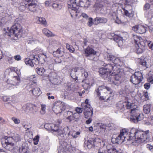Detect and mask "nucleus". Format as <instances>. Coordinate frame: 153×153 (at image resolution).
<instances>
[{
	"mask_svg": "<svg viewBox=\"0 0 153 153\" xmlns=\"http://www.w3.org/2000/svg\"><path fill=\"white\" fill-rule=\"evenodd\" d=\"M99 72L105 79L111 82V84L118 85V83L115 81H119L121 77L119 74L120 72V68L116 66H113L111 64H108L104 67L99 68Z\"/></svg>",
	"mask_w": 153,
	"mask_h": 153,
	"instance_id": "1",
	"label": "nucleus"
},
{
	"mask_svg": "<svg viewBox=\"0 0 153 153\" xmlns=\"http://www.w3.org/2000/svg\"><path fill=\"white\" fill-rule=\"evenodd\" d=\"M126 132L123 133V137H124L123 139L125 138L123 142L127 140L130 141L131 143H136L138 144L141 143V141H144L145 139L143 138V137L146 138V134L143 135V133L139 130H137L135 128H132L130 131L129 136L128 135V132L127 129H126Z\"/></svg>",
	"mask_w": 153,
	"mask_h": 153,
	"instance_id": "2",
	"label": "nucleus"
},
{
	"mask_svg": "<svg viewBox=\"0 0 153 153\" xmlns=\"http://www.w3.org/2000/svg\"><path fill=\"white\" fill-rule=\"evenodd\" d=\"M22 17L21 16L16 18L14 22V25L10 29L8 28L7 29H3L4 31V35L5 36L13 37L14 36L17 38L20 37L22 33V27L20 25L22 20Z\"/></svg>",
	"mask_w": 153,
	"mask_h": 153,
	"instance_id": "3",
	"label": "nucleus"
},
{
	"mask_svg": "<svg viewBox=\"0 0 153 153\" xmlns=\"http://www.w3.org/2000/svg\"><path fill=\"white\" fill-rule=\"evenodd\" d=\"M90 4V1L88 0H70L68 2V8L75 12L76 16H77L76 13L79 12V7H88Z\"/></svg>",
	"mask_w": 153,
	"mask_h": 153,
	"instance_id": "4",
	"label": "nucleus"
},
{
	"mask_svg": "<svg viewBox=\"0 0 153 153\" xmlns=\"http://www.w3.org/2000/svg\"><path fill=\"white\" fill-rule=\"evenodd\" d=\"M70 75L71 78L76 82H80L79 80H83L88 76V73L85 71L82 67H77L72 68L70 71Z\"/></svg>",
	"mask_w": 153,
	"mask_h": 153,
	"instance_id": "5",
	"label": "nucleus"
},
{
	"mask_svg": "<svg viewBox=\"0 0 153 153\" xmlns=\"http://www.w3.org/2000/svg\"><path fill=\"white\" fill-rule=\"evenodd\" d=\"M98 96L100 97V99L101 100H104L106 98V94L108 93L111 94L112 92V90L109 87L104 85L100 86L95 90Z\"/></svg>",
	"mask_w": 153,
	"mask_h": 153,
	"instance_id": "6",
	"label": "nucleus"
},
{
	"mask_svg": "<svg viewBox=\"0 0 153 153\" xmlns=\"http://www.w3.org/2000/svg\"><path fill=\"white\" fill-rule=\"evenodd\" d=\"M131 115L130 117V120L134 123H137L138 121L142 120L143 116L140 113L138 108H134L131 110Z\"/></svg>",
	"mask_w": 153,
	"mask_h": 153,
	"instance_id": "7",
	"label": "nucleus"
},
{
	"mask_svg": "<svg viewBox=\"0 0 153 153\" xmlns=\"http://www.w3.org/2000/svg\"><path fill=\"white\" fill-rule=\"evenodd\" d=\"M51 130L53 132H57V136L59 140H62L64 139L65 136L66 134L64 133L62 130L59 128L58 126L56 124H52Z\"/></svg>",
	"mask_w": 153,
	"mask_h": 153,
	"instance_id": "8",
	"label": "nucleus"
},
{
	"mask_svg": "<svg viewBox=\"0 0 153 153\" xmlns=\"http://www.w3.org/2000/svg\"><path fill=\"white\" fill-rule=\"evenodd\" d=\"M97 52L92 48L88 46L84 50V53L85 56L88 57L89 59L93 60L94 58V56Z\"/></svg>",
	"mask_w": 153,
	"mask_h": 153,
	"instance_id": "9",
	"label": "nucleus"
},
{
	"mask_svg": "<svg viewBox=\"0 0 153 153\" xmlns=\"http://www.w3.org/2000/svg\"><path fill=\"white\" fill-rule=\"evenodd\" d=\"M27 2L26 4V8L31 12H35L37 8V4L35 0H25Z\"/></svg>",
	"mask_w": 153,
	"mask_h": 153,
	"instance_id": "10",
	"label": "nucleus"
},
{
	"mask_svg": "<svg viewBox=\"0 0 153 153\" xmlns=\"http://www.w3.org/2000/svg\"><path fill=\"white\" fill-rule=\"evenodd\" d=\"M85 104H83V109L84 110V114L85 118H88L91 117L93 114V109L92 107L87 108L85 106Z\"/></svg>",
	"mask_w": 153,
	"mask_h": 153,
	"instance_id": "11",
	"label": "nucleus"
},
{
	"mask_svg": "<svg viewBox=\"0 0 153 153\" xmlns=\"http://www.w3.org/2000/svg\"><path fill=\"white\" fill-rule=\"evenodd\" d=\"M139 63L143 66L148 68L151 65V60L149 57L146 56L144 58H141Z\"/></svg>",
	"mask_w": 153,
	"mask_h": 153,
	"instance_id": "12",
	"label": "nucleus"
},
{
	"mask_svg": "<svg viewBox=\"0 0 153 153\" xmlns=\"http://www.w3.org/2000/svg\"><path fill=\"white\" fill-rule=\"evenodd\" d=\"M132 30L137 33L142 34L146 31V28L142 26L135 25L132 27Z\"/></svg>",
	"mask_w": 153,
	"mask_h": 153,
	"instance_id": "13",
	"label": "nucleus"
},
{
	"mask_svg": "<svg viewBox=\"0 0 153 153\" xmlns=\"http://www.w3.org/2000/svg\"><path fill=\"white\" fill-rule=\"evenodd\" d=\"M144 45V43L143 42L136 45L135 47L136 53H141L144 51L145 50V47Z\"/></svg>",
	"mask_w": 153,
	"mask_h": 153,
	"instance_id": "14",
	"label": "nucleus"
},
{
	"mask_svg": "<svg viewBox=\"0 0 153 153\" xmlns=\"http://www.w3.org/2000/svg\"><path fill=\"white\" fill-rule=\"evenodd\" d=\"M94 24L97 25L99 23L105 24L108 21V19L104 17H97L94 19Z\"/></svg>",
	"mask_w": 153,
	"mask_h": 153,
	"instance_id": "15",
	"label": "nucleus"
},
{
	"mask_svg": "<svg viewBox=\"0 0 153 153\" xmlns=\"http://www.w3.org/2000/svg\"><path fill=\"white\" fill-rule=\"evenodd\" d=\"M111 36L113 37V39L118 43L119 46H121L123 44V39L122 37L115 35L114 33H112Z\"/></svg>",
	"mask_w": 153,
	"mask_h": 153,
	"instance_id": "16",
	"label": "nucleus"
},
{
	"mask_svg": "<svg viewBox=\"0 0 153 153\" xmlns=\"http://www.w3.org/2000/svg\"><path fill=\"white\" fill-rule=\"evenodd\" d=\"M126 131V129H124L120 131V134L115 138V143H122L123 142L125 138L123 139L124 137H123L122 135H123V133Z\"/></svg>",
	"mask_w": 153,
	"mask_h": 153,
	"instance_id": "17",
	"label": "nucleus"
},
{
	"mask_svg": "<svg viewBox=\"0 0 153 153\" xmlns=\"http://www.w3.org/2000/svg\"><path fill=\"white\" fill-rule=\"evenodd\" d=\"M62 105L61 103H56L54 104L53 106L52 109L53 111L55 113H60L62 112V110L61 108V106Z\"/></svg>",
	"mask_w": 153,
	"mask_h": 153,
	"instance_id": "18",
	"label": "nucleus"
},
{
	"mask_svg": "<svg viewBox=\"0 0 153 153\" xmlns=\"http://www.w3.org/2000/svg\"><path fill=\"white\" fill-rule=\"evenodd\" d=\"M2 146L7 150L12 152L15 148L14 143L5 144L2 142Z\"/></svg>",
	"mask_w": 153,
	"mask_h": 153,
	"instance_id": "19",
	"label": "nucleus"
},
{
	"mask_svg": "<svg viewBox=\"0 0 153 153\" xmlns=\"http://www.w3.org/2000/svg\"><path fill=\"white\" fill-rule=\"evenodd\" d=\"M100 140V139L99 138L91 139L88 140L87 142V146L88 148H91L92 146H94V143L96 142V141Z\"/></svg>",
	"mask_w": 153,
	"mask_h": 153,
	"instance_id": "20",
	"label": "nucleus"
},
{
	"mask_svg": "<svg viewBox=\"0 0 153 153\" xmlns=\"http://www.w3.org/2000/svg\"><path fill=\"white\" fill-rule=\"evenodd\" d=\"M139 78L133 74L131 76V82L134 84L137 85L139 84L141 81Z\"/></svg>",
	"mask_w": 153,
	"mask_h": 153,
	"instance_id": "21",
	"label": "nucleus"
},
{
	"mask_svg": "<svg viewBox=\"0 0 153 153\" xmlns=\"http://www.w3.org/2000/svg\"><path fill=\"white\" fill-rule=\"evenodd\" d=\"M25 64L29 65L32 67L34 66V64L37 65L38 64V61L35 62L33 61H32V59H30L29 58H26L25 59Z\"/></svg>",
	"mask_w": 153,
	"mask_h": 153,
	"instance_id": "22",
	"label": "nucleus"
},
{
	"mask_svg": "<svg viewBox=\"0 0 153 153\" xmlns=\"http://www.w3.org/2000/svg\"><path fill=\"white\" fill-rule=\"evenodd\" d=\"M12 3L15 7H18L19 10L21 11H24L26 8V4H25V6L24 5H20V4L18 2H16L14 3L13 1L12 2Z\"/></svg>",
	"mask_w": 153,
	"mask_h": 153,
	"instance_id": "23",
	"label": "nucleus"
},
{
	"mask_svg": "<svg viewBox=\"0 0 153 153\" xmlns=\"http://www.w3.org/2000/svg\"><path fill=\"white\" fill-rule=\"evenodd\" d=\"M20 80V78L19 76H14L13 78L11 80L13 82L12 83H10V84L13 85H17L19 83Z\"/></svg>",
	"mask_w": 153,
	"mask_h": 153,
	"instance_id": "24",
	"label": "nucleus"
},
{
	"mask_svg": "<svg viewBox=\"0 0 153 153\" xmlns=\"http://www.w3.org/2000/svg\"><path fill=\"white\" fill-rule=\"evenodd\" d=\"M19 150L20 153H29V147L27 146H22V148H20Z\"/></svg>",
	"mask_w": 153,
	"mask_h": 153,
	"instance_id": "25",
	"label": "nucleus"
},
{
	"mask_svg": "<svg viewBox=\"0 0 153 153\" xmlns=\"http://www.w3.org/2000/svg\"><path fill=\"white\" fill-rule=\"evenodd\" d=\"M35 96H39L42 93L40 88L38 87H35L33 90L31 91Z\"/></svg>",
	"mask_w": 153,
	"mask_h": 153,
	"instance_id": "26",
	"label": "nucleus"
},
{
	"mask_svg": "<svg viewBox=\"0 0 153 153\" xmlns=\"http://www.w3.org/2000/svg\"><path fill=\"white\" fill-rule=\"evenodd\" d=\"M67 114L70 115L69 116H68L66 118L67 120H69V122L71 123L75 122L74 120L73 113L71 111H68Z\"/></svg>",
	"mask_w": 153,
	"mask_h": 153,
	"instance_id": "27",
	"label": "nucleus"
},
{
	"mask_svg": "<svg viewBox=\"0 0 153 153\" xmlns=\"http://www.w3.org/2000/svg\"><path fill=\"white\" fill-rule=\"evenodd\" d=\"M113 63L115 65L113 66H113H116L118 67V66H120L122 65V62L120 59L116 57L115 58V59H114V60L113 62Z\"/></svg>",
	"mask_w": 153,
	"mask_h": 153,
	"instance_id": "28",
	"label": "nucleus"
},
{
	"mask_svg": "<svg viewBox=\"0 0 153 153\" xmlns=\"http://www.w3.org/2000/svg\"><path fill=\"white\" fill-rule=\"evenodd\" d=\"M37 19H38L39 22L38 23L40 24L43 25L44 26H46L47 25V22L45 19L43 17H39L36 18Z\"/></svg>",
	"mask_w": 153,
	"mask_h": 153,
	"instance_id": "29",
	"label": "nucleus"
},
{
	"mask_svg": "<svg viewBox=\"0 0 153 153\" xmlns=\"http://www.w3.org/2000/svg\"><path fill=\"white\" fill-rule=\"evenodd\" d=\"M150 106L149 105H146L143 106V110L144 112L146 114H148L150 112Z\"/></svg>",
	"mask_w": 153,
	"mask_h": 153,
	"instance_id": "30",
	"label": "nucleus"
},
{
	"mask_svg": "<svg viewBox=\"0 0 153 153\" xmlns=\"http://www.w3.org/2000/svg\"><path fill=\"white\" fill-rule=\"evenodd\" d=\"M12 138L15 142L20 141L21 140V137L20 135L16 133L12 136Z\"/></svg>",
	"mask_w": 153,
	"mask_h": 153,
	"instance_id": "31",
	"label": "nucleus"
},
{
	"mask_svg": "<svg viewBox=\"0 0 153 153\" xmlns=\"http://www.w3.org/2000/svg\"><path fill=\"white\" fill-rule=\"evenodd\" d=\"M13 140H13L12 136L11 137H7L6 139L4 140V141H2V142L5 144L14 143H13Z\"/></svg>",
	"mask_w": 153,
	"mask_h": 153,
	"instance_id": "32",
	"label": "nucleus"
},
{
	"mask_svg": "<svg viewBox=\"0 0 153 153\" xmlns=\"http://www.w3.org/2000/svg\"><path fill=\"white\" fill-rule=\"evenodd\" d=\"M36 71L37 73L39 75H42L45 71V69L43 68H37L36 69Z\"/></svg>",
	"mask_w": 153,
	"mask_h": 153,
	"instance_id": "33",
	"label": "nucleus"
},
{
	"mask_svg": "<svg viewBox=\"0 0 153 153\" xmlns=\"http://www.w3.org/2000/svg\"><path fill=\"white\" fill-rule=\"evenodd\" d=\"M124 103L128 109L133 108V106L135 105L134 103H131L128 101L127 102H124Z\"/></svg>",
	"mask_w": 153,
	"mask_h": 153,
	"instance_id": "34",
	"label": "nucleus"
},
{
	"mask_svg": "<svg viewBox=\"0 0 153 153\" xmlns=\"http://www.w3.org/2000/svg\"><path fill=\"white\" fill-rule=\"evenodd\" d=\"M116 57L111 53H108L107 55V60L111 61L112 62Z\"/></svg>",
	"mask_w": 153,
	"mask_h": 153,
	"instance_id": "35",
	"label": "nucleus"
},
{
	"mask_svg": "<svg viewBox=\"0 0 153 153\" xmlns=\"http://www.w3.org/2000/svg\"><path fill=\"white\" fill-rule=\"evenodd\" d=\"M147 17L149 19L151 20L153 22V11L150 10L149 11L148 13Z\"/></svg>",
	"mask_w": 153,
	"mask_h": 153,
	"instance_id": "36",
	"label": "nucleus"
},
{
	"mask_svg": "<svg viewBox=\"0 0 153 153\" xmlns=\"http://www.w3.org/2000/svg\"><path fill=\"white\" fill-rule=\"evenodd\" d=\"M52 7L57 10H60L62 6L60 4H59L57 3H54L52 4Z\"/></svg>",
	"mask_w": 153,
	"mask_h": 153,
	"instance_id": "37",
	"label": "nucleus"
},
{
	"mask_svg": "<svg viewBox=\"0 0 153 153\" xmlns=\"http://www.w3.org/2000/svg\"><path fill=\"white\" fill-rule=\"evenodd\" d=\"M73 117L74 120L75 122H78L80 119V116L79 114L77 113H75L74 114H73Z\"/></svg>",
	"mask_w": 153,
	"mask_h": 153,
	"instance_id": "38",
	"label": "nucleus"
},
{
	"mask_svg": "<svg viewBox=\"0 0 153 153\" xmlns=\"http://www.w3.org/2000/svg\"><path fill=\"white\" fill-rule=\"evenodd\" d=\"M134 74L138 78H139V79L141 81L143 79V75L140 72L138 71L135 72Z\"/></svg>",
	"mask_w": 153,
	"mask_h": 153,
	"instance_id": "39",
	"label": "nucleus"
},
{
	"mask_svg": "<svg viewBox=\"0 0 153 153\" xmlns=\"http://www.w3.org/2000/svg\"><path fill=\"white\" fill-rule=\"evenodd\" d=\"M141 38V37H139L136 35H134L133 36V39L134 40L135 43L136 44H139L140 43H141L140 42V39Z\"/></svg>",
	"mask_w": 153,
	"mask_h": 153,
	"instance_id": "40",
	"label": "nucleus"
},
{
	"mask_svg": "<svg viewBox=\"0 0 153 153\" xmlns=\"http://www.w3.org/2000/svg\"><path fill=\"white\" fill-rule=\"evenodd\" d=\"M31 113H34L38 111V108L36 106L31 104Z\"/></svg>",
	"mask_w": 153,
	"mask_h": 153,
	"instance_id": "41",
	"label": "nucleus"
},
{
	"mask_svg": "<svg viewBox=\"0 0 153 153\" xmlns=\"http://www.w3.org/2000/svg\"><path fill=\"white\" fill-rule=\"evenodd\" d=\"M31 104H27L26 105V107L25 109V111L26 112H31Z\"/></svg>",
	"mask_w": 153,
	"mask_h": 153,
	"instance_id": "42",
	"label": "nucleus"
},
{
	"mask_svg": "<svg viewBox=\"0 0 153 153\" xmlns=\"http://www.w3.org/2000/svg\"><path fill=\"white\" fill-rule=\"evenodd\" d=\"M125 105L124 102L122 104H120L118 106V109L121 112H122L125 110Z\"/></svg>",
	"mask_w": 153,
	"mask_h": 153,
	"instance_id": "43",
	"label": "nucleus"
},
{
	"mask_svg": "<svg viewBox=\"0 0 153 153\" xmlns=\"http://www.w3.org/2000/svg\"><path fill=\"white\" fill-rule=\"evenodd\" d=\"M142 132V131H141ZM142 132L143 133V134H146V138H144V137H143V138H144L145 139L144 140H145L144 141H141V143H143V142H146L148 141L149 140H148V137H147V134H148L149 132V130H147L146 131V133H145L144 132L142 131ZM142 136H144V135H142Z\"/></svg>",
	"mask_w": 153,
	"mask_h": 153,
	"instance_id": "44",
	"label": "nucleus"
},
{
	"mask_svg": "<svg viewBox=\"0 0 153 153\" xmlns=\"http://www.w3.org/2000/svg\"><path fill=\"white\" fill-rule=\"evenodd\" d=\"M88 99H87L85 100V102L82 103L81 104V106L83 108V106H82V105L83 104H85V105L86 106V108H88L91 107V105L88 103Z\"/></svg>",
	"mask_w": 153,
	"mask_h": 153,
	"instance_id": "45",
	"label": "nucleus"
},
{
	"mask_svg": "<svg viewBox=\"0 0 153 153\" xmlns=\"http://www.w3.org/2000/svg\"><path fill=\"white\" fill-rule=\"evenodd\" d=\"M39 135H37L33 139V143L35 145H37L38 144L39 141Z\"/></svg>",
	"mask_w": 153,
	"mask_h": 153,
	"instance_id": "46",
	"label": "nucleus"
},
{
	"mask_svg": "<svg viewBox=\"0 0 153 153\" xmlns=\"http://www.w3.org/2000/svg\"><path fill=\"white\" fill-rule=\"evenodd\" d=\"M7 20L3 18L0 20V26H2L4 25L7 22Z\"/></svg>",
	"mask_w": 153,
	"mask_h": 153,
	"instance_id": "47",
	"label": "nucleus"
},
{
	"mask_svg": "<svg viewBox=\"0 0 153 153\" xmlns=\"http://www.w3.org/2000/svg\"><path fill=\"white\" fill-rule=\"evenodd\" d=\"M11 119L16 124H19L20 122V120L16 117H13Z\"/></svg>",
	"mask_w": 153,
	"mask_h": 153,
	"instance_id": "48",
	"label": "nucleus"
},
{
	"mask_svg": "<svg viewBox=\"0 0 153 153\" xmlns=\"http://www.w3.org/2000/svg\"><path fill=\"white\" fill-rule=\"evenodd\" d=\"M83 108L82 107V108H79V107H77L76 108H75V111L76 112V113L79 114L81 113L83 111Z\"/></svg>",
	"mask_w": 153,
	"mask_h": 153,
	"instance_id": "49",
	"label": "nucleus"
},
{
	"mask_svg": "<svg viewBox=\"0 0 153 153\" xmlns=\"http://www.w3.org/2000/svg\"><path fill=\"white\" fill-rule=\"evenodd\" d=\"M45 105H41V111L40 112L42 114H44L45 113Z\"/></svg>",
	"mask_w": 153,
	"mask_h": 153,
	"instance_id": "50",
	"label": "nucleus"
},
{
	"mask_svg": "<svg viewBox=\"0 0 153 153\" xmlns=\"http://www.w3.org/2000/svg\"><path fill=\"white\" fill-rule=\"evenodd\" d=\"M82 86L84 87L85 90H87L90 88V85L88 83H85L82 85Z\"/></svg>",
	"mask_w": 153,
	"mask_h": 153,
	"instance_id": "51",
	"label": "nucleus"
},
{
	"mask_svg": "<svg viewBox=\"0 0 153 153\" xmlns=\"http://www.w3.org/2000/svg\"><path fill=\"white\" fill-rule=\"evenodd\" d=\"M52 124L46 123L44 125L45 128L48 130H51Z\"/></svg>",
	"mask_w": 153,
	"mask_h": 153,
	"instance_id": "52",
	"label": "nucleus"
},
{
	"mask_svg": "<svg viewBox=\"0 0 153 153\" xmlns=\"http://www.w3.org/2000/svg\"><path fill=\"white\" fill-rule=\"evenodd\" d=\"M93 23V19L91 18H88V25L89 27L92 26Z\"/></svg>",
	"mask_w": 153,
	"mask_h": 153,
	"instance_id": "53",
	"label": "nucleus"
},
{
	"mask_svg": "<svg viewBox=\"0 0 153 153\" xmlns=\"http://www.w3.org/2000/svg\"><path fill=\"white\" fill-rule=\"evenodd\" d=\"M148 45L150 49L153 50V43L152 42L149 41L148 43Z\"/></svg>",
	"mask_w": 153,
	"mask_h": 153,
	"instance_id": "54",
	"label": "nucleus"
},
{
	"mask_svg": "<svg viewBox=\"0 0 153 153\" xmlns=\"http://www.w3.org/2000/svg\"><path fill=\"white\" fill-rule=\"evenodd\" d=\"M80 132L79 131H77L74 134H73L72 136L74 138H76L79 135Z\"/></svg>",
	"mask_w": 153,
	"mask_h": 153,
	"instance_id": "55",
	"label": "nucleus"
},
{
	"mask_svg": "<svg viewBox=\"0 0 153 153\" xmlns=\"http://www.w3.org/2000/svg\"><path fill=\"white\" fill-rule=\"evenodd\" d=\"M110 151V150H108V153H118V151L115 148H113L111 149L110 151Z\"/></svg>",
	"mask_w": 153,
	"mask_h": 153,
	"instance_id": "56",
	"label": "nucleus"
},
{
	"mask_svg": "<svg viewBox=\"0 0 153 153\" xmlns=\"http://www.w3.org/2000/svg\"><path fill=\"white\" fill-rule=\"evenodd\" d=\"M14 59L17 61H19L21 60V57L19 55H17L14 56Z\"/></svg>",
	"mask_w": 153,
	"mask_h": 153,
	"instance_id": "57",
	"label": "nucleus"
},
{
	"mask_svg": "<svg viewBox=\"0 0 153 153\" xmlns=\"http://www.w3.org/2000/svg\"><path fill=\"white\" fill-rule=\"evenodd\" d=\"M46 36L48 37H51L54 36L55 35L53 34L50 31L48 30V31Z\"/></svg>",
	"mask_w": 153,
	"mask_h": 153,
	"instance_id": "58",
	"label": "nucleus"
},
{
	"mask_svg": "<svg viewBox=\"0 0 153 153\" xmlns=\"http://www.w3.org/2000/svg\"><path fill=\"white\" fill-rule=\"evenodd\" d=\"M150 85L149 83H147L144 85L145 88L146 89H148L150 87Z\"/></svg>",
	"mask_w": 153,
	"mask_h": 153,
	"instance_id": "59",
	"label": "nucleus"
},
{
	"mask_svg": "<svg viewBox=\"0 0 153 153\" xmlns=\"http://www.w3.org/2000/svg\"><path fill=\"white\" fill-rule=\"evenodd\" d=\"M58 53L60 54H61V56H62L63 55L62 54V53H63L62 51H61L59 49H58L55 52H53V55H55V54L54 53Z\"/></svg>",
	"mask_w": 153,
	"mask_h": 153,
	"instance_id": "60",
	"label": "nucleus"
},
{
	"mask_svg": "<svg viewBox=\"0 0 153 153\" xmlns=\"http://www.w3.org/2000/svg\"><path fill=\"white\" fill-rule=\"evenodd\" d=\"M86 121L85 123L86 124H89L91 122L92 119L91 117H90Z\"/></svg>",
	"mask_w": 153,
	"mask_h": 153,
	"instance_id": "61",
	"label": "nucleus"
},
{
	"mask_svg": "<svg viewBox=\"0 0 153 153\" xmlns=\"http://www.w3.org/2000/svg\"><path fill=\"white\" fill-rule=\"evenodd\" d=\"M147 148L149 149L151 151H153V147L151 145L147 144L146 146Z\"/></svg>",
	"mask_w": 153,
	"mask_h": 153,
	"instance_id": "62",
	"label": "nucleus"
},
{
	"mask_svg": "<svg viewBox=\"0 0 153 153\" xmlns=\"http://www.w3.org/2000/svg\"><path fill=\"white\" fill-rule=\"evenodd\" d=\"M82 16L83 18L85 19H88V16L85 13H82L81 14V15Z\"/></svg>",
	"mask_w": 153,
	"mask_h": 153,
	"instance_id": "63",
	"label": "nucleus"
},
{
	"mask_svg": "<svg viewBox=\"0 0 153 153\" xmlns=\"http://www.w3.org/2000/svg\"><path fill=\"white\" fill-rule=\"evenodd\" d=\"M150 5L149 4L147 3L145 4L144 6V9L145 10H147L149 8Z\"/></svg>",
	"mask_w": 153,
	"mask_h": 153,
	"instance_id": "64",
	"label": "nucleus"
}]
</instances>
